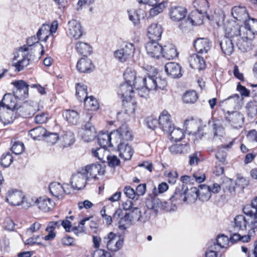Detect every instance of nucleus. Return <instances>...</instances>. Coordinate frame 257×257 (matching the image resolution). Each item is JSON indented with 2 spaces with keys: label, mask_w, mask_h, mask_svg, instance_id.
Wrapping results in <instances>:
<instances>
[{
  "label": "nucleus",
  "mask_w": 257,
  "mask_h": 257,
  "mask_svg": "<svg viewBox=\"0 0 257 257\" xmlns=\"http://www.w3.org/2000/svg\"><path fill=\"white\" fill-rule=\"evenodd\" d=\"M187 190V187L185 184H181L176 187L175 192L170 198V204L176 205V203L183 202V197L186 195Z\"/></svg>",
  "instance_id": "dca6fc26"
},
{
  "label": "nucleus",
  "mask_w": 257,
  "mask_h": 257,
  "mask_svg": "<svg viewBox=\"0 0 257 257\" xmlns=\"http://www.w3.org/2000/svg\"><path fill=\"white\" fill-rule=\"evenodd\" d=\"M0 121L5 125L13 122V119L11 113L5 110L0 111Z\"/></svg>",
  "instance_id": "bf43d9fd"
},
{
  "label": "nucleus",
  "mask_w": 257,
  "mask_h": 257,
  "mask_svg": "<svg viewBox=\"0 0 257 257\" xmlns=\"http://www.w3.org/2000/svg\"><path fill=\"white\" fill-rule=\"evenodd\" d=\"M241 27L239 25L228 24L225 26L224 37L232 39L234 42L239 36L241 35Z\"/></svg>",
  "instance_id": "ddd939ff"
},
{
  "label": "nucleus",
  "mask_w": 257,
  "mask_h": 257,
  "mask_svg": "<svg viewBox=\"0 0 257 257\" xmlns=\"http://www.w3.org/2000/svg\"><path fill=\"white\" fill-rule=\"evenodd\" d=\"M197 94L195 91L186 92L183 96V100L186 103H193L197 99Z\"/></svg>",
  "instance_id": "6e6d98bb"
},
{
  "label": "nucleus",
  "mask_w": 257,
  "mask_h": 257,
  "mask_svg": "<svg viewBox=\"0 0 257 257\" xmlns=\"http://www.w3.org/2000/svg\"><path fill=\"white\" fill-rule=\"evenodd\" d=\"M25 146L21 142H16L11 147V151L16 155L22 154L24 151Z\"/></svg>",
  "instance_id": "052dcab7"
},
{
  "label": "nucleus",
  "mask_w": 257,
  "mask_h": 257,
  "mask_svg": "<svg viewBox=\"0 0 257 257\" xmlns=\"http://www.w3.org/2000/svg\"><path fill=\"white\" fill-rule=\"evenodd\" d=\"M63 116L68 123L72 125H76L78 123L79 115L76 110L66 109L63 113Z\"/></svg>",
  "instance_id": "c85d7f7f"
},
{
  "label": "nucleus",
  "mask_w": 257,
  "mask_h": 257,
  "mask_svg": "<svg viewBox=\"0 0 257 257\" xmlns=\"http://www.w3.org/2000/svg\"><path fill=\"white\" fill-rule=\"evenodd\" d=\"M156 80L154 76H148L145 77V88L148 92L150 90H156Z\"/></svg>",
  "instance_id": "09e8293b"
},
{
  "label": "nucleus",
  "mask_w": 257,
  "mask_h": 257,
  "mask_svg": "<svg viewBox=\"0 0 257 257\" xmlns=\"http://www.w3.org/2000/svg\"><path fill=\"white\" fill-rule=\"evenodd\" d=\"M129 19L132 21L135 26L138 25L140 22L139 15L135 10H130L127 11Z\"/></svg>",
  "instance_id": "69168bd1"
},
{
  "label": "nucleus",
  "mask_w": 257,
  "mask_h": 257,
  "mask_svg": "<svg viewBox=\"0 0 257 257\" xmlns=\"http://www.w3.org/2000/svg\"><path fill=\"white\" fill-rule=\"evenodd\" d=\"M234 230H245L247 229V226L248 224V220L242 215L236 216L234 218Z\"/></svg>",
  "instance_id": "72a5a7b5"
},
{
  "label": "nucleus",
  "mask_w": 257,
  "mask_h": 257,
  "mask_svg": "<svg viewBox=\"0 0 257 257\" xmlns=\"http://www.w3.org/2000/svg\"><path fill=\"white\" fill-rule=\"evenodd\" d=\"M87 180V176L80 169L72 176L70 183L74 189L80 190L84 188Z\"/></svg>",
  "instance_id": "423d86ee"
},
{
  "label": "nucleus",
  "mask_w": 257,
  "mask_h": 257,
  "mask_svg": "<svg viewBox=\"0 0 257 257\" xmlns=\"http://www.w3.org/2000/svg\"><path fill=\"white\" fill-rule=\"evenodd\" d=\"M163 52L161 55L164 58L167 59H173L177 57L178 53L176 48L173 46H166L163 47Z\"/></svg>",
  "instance_id": "79ce46f5"
},
{
  "label": "nucleus",
  "mask_w": 257,
  "mask_h": 257,
  "mask_svg": "<svg viewBox=\"0 0 257 257\" xmlns=\"http://www.w3.org/2000/svg\"><path fill=\"white\" fill-rule=\"evenodd\" d=\"M231 15L234 19L243 23L249 17L246 8L242 6L233 7L231 9Z\"/></svg>",
  "instance_id": "f3484780"
},
{
  "label": "nucleus",
  "mask_w": 257,
  "mask_h": 257,
  "mask_svg": "<svg viewBox=\"0 0 257 257\" xmlns=\"http://www.w3.org/2000/svg\"><path fill=\"white\" fill-rule=\"evenodd\" d=\"M135 50L134 44L127 43L124 47L114 52V57L119 61L123 62L133 56Z\"/></svg>",
  "instance_id": "20e7f679"
},
{
  "label": "nucleus",
  "mask_w": 257,
  "mask_h": 257,
  "mask_svg": "<svg viewBox=\"0 0 257 257\" xmlns=\"http://www.w3.org/2000/svg\"><path fill=\"white\" fill-rule=\"evenodd\" d=\"M16 97L14 95L11 93L5 94L2 100V104L3 106H6L7 108L11 109L12 107H14L16 105Z\"/></svg>",
  "instance_id": "37998d69"
},
{
  "label": "nucleus",
  "mask_w": 257,
  "mask_h": 257,
  "mask_svg": "<svg viewBox=\"0 0 257 257\" xmlns=\"http://www.w3.org/2000/svg\"><path fill=\"white\" fill-rule=\"evenodd\" d=\"M30 202L32 206L36 204L38 208L43 212H48L54 206L55 203L51 199L46 197H40L36 198L34 201L32 198H30Z\"/></svg>",
  "instance_id": "9d476101"
},
{
  "label": "nucleus",
  "mask_w": 257,
  "mask_h": 257,
  "mask_svg": "<svg viewBox=\"0 0 257 257\" xmlns=\"http://www.w3.org/2000/svg\"><path fill=\"white\" fill-rule=\"evenodd\" d=\"M31 57L28 47L24 45L19 49L17 54L14 57L12 65L16 68L17 72H20L29 65Z\"/></svg>",
  "instance_id": "f257e3e1"
},
{
  "label": "nucleus",
  "mask_w": 257,
  "mask_h": 257,
  "mask_svg": "<svg viewBox=\"0 0 257 257\" xmlns=\"http://www.w3.org/2000/svg\"><path fill=\"white\" fill-rule=\"evenodd\" d=\"M93 119V116L88 113L86 114L84 124L82 125V130H92V128H95L91 122Z\"/></svg>",
  "instance_id": "e2e57ef3"
},
{
  "label": "nucleus",
  "mask_w": 257,
  "mask_h": 257,
  "mask_svg": "<svg viewBox=\"0 0 257 257\" xmlns=\"http://www.w3.org/2000/svg\"><path fill=\"white\" fill-rule=\"evenodd\" d=\"M187 9L182 6H171L169 11V15L171 20L174 22L182 21L185 20L187 15ZM185 24V23H184Z\"/></svg>",
  "instance_id": "0eeeda50"
},
{
  "label": "nucleus",
  "mask_w": 257,
  "mask_h": 257,
  "mask_svg": "<svg viewBox=\"0 0 257 257\" xmlns=\"http://www.w3.org/2000/svg\"><path fill=\"white\" fill-rule=\"evenodd\" d=\"M13 162V157L10 152L4 153L1 158V165L2 166L7 168L9 167Z\"/></svg>",
  "instance_id": "5fc2aeb1"
},
{
  "label": "nucleus",
  "mask_w": 257,
  "mask_h": 257,
  "mask_svg": "<svg viewBox=\"0 0 257 257\" xmlns=\"http://www.w3.org/2000/svg\"><path fill=\"white\" fill-rule=\"evenodd\" d=\"M134 88L131 83H124L120 84L117 90L118 95H120L123 101L130 100L133 97Z\"/></svg>",
  "instance_id": "2eb2a0df"
},
{
  "label": "nucleus",
  "mask_w": 257,
  "mask_h": 257,
  "mask_svg": "<svg viewBox=\"0 0 257 257\" xmlns=\"http://www.w3.org/2000/svg\"><path fill=\"white\" fill-rule=\"evenodd\" d=\"M111 135L107 132H100L97 136L98 143L100 146L105 149L107 147L113 146V143L111 142Z\"/></svg>",
  "instance_id": "cd10ccee"
},
{
  "label": "nucleus",
  "mask_w": 257,
  "mask_h": 257,
  "mask_svg": "<svg viewBox=\"0 0 257 257\" xmlns=\"http://www.w3.org/2000/svg\"><path fill=\"white\" fill-rule=\"evenodd\" d=\"M76 96L80 101H84L85 98L87 97V86L80 83H78L76 85Z\"/></svg>",
  "instance_id": "ea45409f"
},
{
  "label": "nucleus",
  "mask_w": 257,
  "mask_h": 257,
  "mask_svg": "<svg viewBox=\"0 0 257 257\" xmlns=\"http://www.w3.org/2000/svg\"><path fill=\"white\" fill-rule=\"evenodd\" d=\"M136 213V215H138V218L137 219L139 220L140 219V216H141V211L139 210V208L137 207H135L134 208V210H132V212L131 213H126L124 215L123 217H121L120 219V220L121 221H127L130 222L131 221L132 218H135V216L134 215V214Z\"/></svg>",
  "instance_id": "13d9d810"
},
{
  "label": "nucleus",
  "mask_w": 257,
  "mask_h": 257,
  "mask_svg": "<svg viewBox=\"0 0 257 257\" xmlns=\"http://www.w3.org/2000/svg\"><path fill=\"white\" fill-rule=\"evenodd\" d=\"M169 149L172 154H182L188 152L189 146L188 144H174L170 146Z\"/></svg>",
  "instance_id": "4c0bfd02"
},
{
  "label": "nucleus",
  "mask_w": 257,
  "mask_h": 257,
  "mask_svg": "<svg viewBox=\"0 0 257 257\" xmlns=\"http://www.w3.org/2000/svg\"><path fill=\"white\" fill-rule=\"evenodd\" d=\"M253 219H251V220L248 219V227L249 228L248 231L251 234H255V229L257 230V215L256 216H252Z\"/></svg>",
  "instance_id": "774afa93"
},
{
  "label": "nucleus",
  "mask_w": 257,
  "mask_h": 257,
  "mask_svg": "<svg viewBox=\"0 0 257 257\" xmlns=\"http://www.w3.org/2000/svg\"><path fill=\"white\" fill-rule=\"evenodd\" d=\"M76 67L81 73H90L94 69L91 61L87 57H83L78 61Z\"/></svg>",
  "instance_id": "b1692460"
},
{
  "label": "nucleus",
  "mask_w": 257,
  "mask_h": 257,
  "mask_svg": "<svg viewBox=\"0 0 257 257\" xmlns=\"http://www.w3.org/2000/svg\"><path fill=\"white\" fill-rule=\"evenodd\" d=\"M108 244H107V248L109 250L111 251H116L120 249L123 244V239L119 238L117 239L116 235L114 234L111 239L109 240Z\"/></svg>",
  "instance_id": "e433bc0d"
},
{
  "label": "nucleus",
  "mask_w": 257,
  "mask_h": 257,
  "mask_svg": "<svg viewBox=\"0 0 257 257\" xmlns=\"http://www.w3.org/2000/svg\"><path fill=\"white\" fill-rule=\"evenodd\" d=\"M47 130L42 126H38L31 130L29 135L34 140H40L46 134Z\"/></svg>",
  "instance_id": "a18cd8bd"
},
{
  "label": "nucleus",
  "mask_w": 257,
  "mask_h": 257,
  "mask_svg": "<svg viewBox=\"0 0 257 257\" xmlns=\"http://www.w3.org/2000/svg\"><path fill=\"white\" fill-rule=\"evenodd\" d=\"M81 170L87 176L88 180L90 178H96L97 174L102 175L104 172V170L101 167V165L99 164H92L87 165L84 168H82Z\"/></svg>",
  "instance_id": "f8f14e48"
},
{
  "label": "nucleus",
  "mask_w": 257,
  "mask_h": 257,
  "mask_svg": "<svg viewBox=\"0 0 257 257\" xmlns=\"http://www.w3.org/2000/svg\"><path fill=\"white\" fill-rule=\"evenodd\" d=\"M171 116L168 111L164 110L159 117V125L160 127L165 132L168 133L174 127V124L171 120Z\"/></svg>",
  "instance_id": "1a4fd4ad"
},
{
  "label": "nucleus",
  "mask_w": 257,
  "mask_h": 257,
  "mask_svg": "<svg viewBox=\"0 0 257 257\" xmlns=\"http://www.w3.org/2000/svg\"><path fill=\"white\" fill-rule=\"evenodd\" d=\"M196 51L200 54H206L211 47V42L207 39L199 38L193 43Z\"/></svg>",
  "instance_id": "4468645a"
},
{
  "label": "nucleus",
  "mask_w": 257,
  "mask_h": 257,
  "mask_svg": "<svg viewBox=\"0 0 257 257\" xmlns=\"http://www.w3.org/2000/svg\"><path fill=\"white\" fill-rule=\"evenodd\" d=\"M198 189L196 187H191L186 193V195L183 197V202L187 203H192L195 202L198 198Z\"/></svg>",
  "instance_id": "58836bf2"
},
{
  "label": "nucleus",
  "mask_w": 257,
  "mask_h": 257,
  "mask_svg": "<svg viewBox=\"0 0 257 257\" xmlns=\"http://www.w3.org/2000/svg\"><path fill=\"white\" fill-rule=\"evenodd\" d=\"M65 147H69L75 142L74 134L71 131H67L62 137Z\"/></svg>",
  "instance_id": "4d7b16f0"
},
{
  "label": "nucleus",
  "mask_w": 257,
  "mask_h": 257,
  "mask_svg": "<svg viewBox=\"0 0 257 257\" xmlns=\"http://www.w3.org/2000/svg\"><path fill=\"white\" fill-rule=\"evenodd\" d=\"M244 28L250 36L257 34V19L249 17L244 22Z\"/></svg>",
  "instance_id": "c9c22d12"
},
{
  "label": "nucleus",
  "mask_w": 257,
  "mask_h": 257,
  "mask_svg": "<svg viewBox=\"0 0 257 257\" xmlns=\"http://www.w3.org/2000/svg\"><path fill=\"white\" fill-rule=\"evenodd\" d=\"M233 42L234 41L232 39L226 37H223L221 40L218 41L219 46L224 54L228 55L232 54L234 50Z\"/></svg>",
  "instance_id": "a878e982"
},
{
  "label": "nucleus",
  "mask_w": 257,
  "mask_h": 257,
  "mask_svg": "<svg viewBox=\"0 0 257 257\" xmlns=\"http://www.w3.org/2000/svg\"><path fill=\"white\" fill-rule=\"evenodd\" d=\"M81 136L82 139L87 142H90L96 137V131L95 128L92 130H82Z\"/></svg>",
  "instance_id": "de8ad7c7"
},
{
  "label": "nucleus",
  "mask_w": 257,
  "mask_h": 257,
  "mask_svg": "<svg viewBox=\"0 0 257 257\" xmlns=\"http://www.w3.org/2000/svg\"><path fill=\"white\" fill-rule=\"evenodd\" d=\"M203 14L198 12L192 11L185 20V24L182 22L179 25V28L183 31H185L189 26L198 25L203 23Z\"/></svg>",
  "instance_id": "39448f33"
},
{
  "label": "nucleus",
  "mask_w": 257,
  "mask_h": 257,
  "mask_svg": "<svg viewBox=\"0 0 257 257\" xmlns=\"http://www.w3.org/2000/svg\"><path fill=\"white\" fill-rule=\"evenodd\" d=\"M243 213L249 216L257 215V196L251 201L250 204L245 205L243 208Z\"/></svg>",
  "instance_id": "7c9ffc66"
},
{
  "label": "nucleus",
  "mask_w": 257,
  "mask_h": 257,
  "mask_svg": "<svg viewBox=\"0 0 257 257\" xmlns=\"http://www.w3.org/2000/svg\"><path fill=\"white\" fill-rule=\"evenodd\" d=\"M69 34L75 39L80 38L82 35V30L80 23L75 20H72L68 22Z\"/></svg>",
  "instance_id": "6ab92c4d"
},
{
  "label": "nucleus",
  "mask_w": 257,
  "mask_h": 257,
  "mask_svg": "<svg viewBox=\"0 0 257 257\" xmlns=\"http://www.w3.org/2000/svg\"><path fill=\"white\" fill-rule=\"evenodd\" d=\"M157 188L156 187H154L153 189L152 193L148 195L146 200V205L147 207L150 210H152L155 213L157 205H158V198L157 197Z\"/></svg>",
  "instance_id": "393cba45"
},
{
  "label": "nucleus",
  "mask_w": 257,
  "mask_h": 257,
  "mask_svg": "<svg viewBox=\"0 0 257 257\" xmlns=\"http://www.w3.org/2000/svg\"><path fill=\"white\" fill-rule=\"evenodd\" d=\"M119 135L122 142L130 141L133 140V135L127 125L122 124L118 129Z\"/></svg>",
  "instance_id": "473e14b6"
},
{
  "label": "nucleus",
  "mask_w": 257,
  "mask_h": 257,
  "mask_svg": "<svg viewBox=\"0 0 257 257\" xmlns=\"http://www.w3.org/2000/svg\"><path fill=\"white\" fill-rule=\"evenodd\" d=\"M250 36L246 33V36L240 35L234 41L238 48L242 52H245L251 49V38H248Z\"/></svg>",
  "instance_id": "aec40b11"
},
{
  "label": "nucleus",
  "mask_w": 257,
  "mask_h": 257,
  "mask_svg": "<svg viewBox=\"0 0 257 257\" xmlns=\"http://www.w3.org/2000/svg\"><path fill=\"white\" fill-rule=\"evenodd\" d=\"M171 137V139L175 142L180 141L184 137V133L182 130L179 128H175V126L170 133H168Z\"/></svg>",
  "instance_id": "3c124183"
},
{
  "label": "nucleus",
  "mask_w": 257,
  "mask_h": 257,
  "mask_svg": "<svg viewBox=\"0 0 257 257\" xmlns=\"http://www.w3.org/2000/svg\"><path fill=\"white\" fill-rule=\"evenodd\" d=\"M147 54L151 57L159 59L163 52V46L158 43V41L150 40L146 45Z\"/></svg>",
  "instance_id": "6e6552de"
},
{
  "label": "nucleus",
  "mask_w": 257,
  "mask_h": 257,
  "mask_svg": "<svg viewBox=\"0 0 257 257\" xmlns=\"http://www.w3.org/2000/svg\"><path fill=\"white\" fill-rule=\"evenodd\" d=\"M165 70L168 76L173 78H180L182 76L180 65L175 62L167 63L165 66Z\"/></svg>",
  "instance_id": "a211bd4d"
},
{
  "label": "nucleus",
  "mask_w": 257,
  "mask_h": 257,
  "mask_svg": "<svg viewBox=\"0 0 257 257\" xmlns=\"http://www.w3.org/2000/svg\"><path fill=\"white\" fill-rule=\"evenodd\" d=\"M107 160L108 166L111 168H115L120 163V160L115 155H108Z\"/></svg>",
  "instance_id": "0e129e2a"
},
{
  "label": "nucleus",
  "mask_w": 257,
  "mask_h": 257,
  "mask_svg": "<svg viewBox=\"0 0 257 257\" xmlns=\"http://www.w3.org/2000/svg\"><path fill=\"white\" fill-rule=\"evenodd\" d=\"M166 4L167 3L165 2H162L155 5L154 6H152L153 8L150 10V16L154 17L162 13L165 8Z\"/></svg>",
  "instance_id": "864d4df0"
},
{
  "label": "nucleus",
  "mask_w": 257,
  "mask_h": 257,
  "mask_svg": "<svg viewBox=\"0 0 257 257\" xmlns=\"http://www.w3.org/2000/svg\"><path fill=\"white\" fill-rule=\"evenodd\" d=\"M117 150L119 152V157L124 161L130 160L134 153L131 146L125 142H120L117 145Z\"/></svg>",
  "instance_id": "412c9836"
},
{
  "label": "nucleus",
  "mask_w": 257,
  "mask_h": 257,
  "mask_svg": "<svg viewBox=\"0 0 257 257\" xmlns=\"http://www.w3.org/2000/svg\"><path fill=\"white\" fill-rule=\"evenodd\" d=\"M162 32L161 25L153 23L148 27V36L150 40L159 41L161 39Z\"/></svg>",
  "instance_id": "5701e85b"
},
{
  "label": "nucleus",
  "mask_w": 257,
  "mask_h": 257,
  "mask_svg": "<svg viewBox=\"0 0 257 257\" xmlns=\"http://www.w3.org/2000/svg\"><path fill=\"white\" fill-rule=\"evenodd\" d=\"M146 123L149 128L154 130L159 124V119L153 116H148L146 118Z\"/></svg>",
  "instance_id": "338daca9"
},
{
  "label": "nucleus",
  "mask_w": 257,
  "mask_h": 257,
  "mask_svg": "<svg viewBox=\"0 0 257 257\" xmlns=\"http://www.w3.org/2000/svg\"><path fill=\"white\" fill-rule=\"evenodd\" d=\"M190 66L194 69L203 70L206 68L205 62L203 57L197 54H192L189 58Z\"/></svg>",
  "instance_id": "4be33fe9"
},
{
  "label": "nucleus",
  "mask_w": 257,
  "mask_h": 257,
  "mask_svg": "<svg viewBox=\"0 0 257 257\" xmlns=\"http://www.w3.org/2000/svg\"><path fill=\"white\" fill-rule=\"evenodd\" d=\"M123 76L125 83H131V84H133V81L137 77L135 71L131 68H127L126 69L123 73Z\"/></svg>",
  "instance_id": "603ef678"
},
{
  "label": "nucleus",
  "mask_w": 257,
  "mask_h": 257,
  "mask_svg": "<svg viewBox=\"0 0 257 257\" xmlns=\"http://www.w3.org/2000/svg\"><path fill=\"white\" fill-rule=\"evenodd\" d=\"M14 86L13 94L19 99H24L28 96L29 85L24 80H20L11 83Z\"/></svg>",
  "instance_id": "7ed1b4c3"
},
{
  "label": "nucleus",
  "mask_w": 257,
  "mask_h": 257,
  "mask_svg": "<svg viewBox=\"0 0 257 257\" xmlns=\"http://www.w3.org/2000/svg\"><path fill=\"white\" fill-rule=\"evenodd\" d=\"M229 242L228 237L224 234H219L215 240H211L209 243L212 244V249L220 250L221 248L226 247Z\"/></svg>",
  "instance_id": "bb28decb"
},
{
  "label": "nucleus",
  "mask_w": 257,
  "mask_h": 257,
  "mask_svg": "<svg viewBox=\"0 0 257 257\" xmlns=\"http://www.w3.org/2000/svg\"><path fill=\"white\" fill-rule=\"evenodd\" d=\"M228 115L225 116V119L233 127L238 128L242 127L244 122L243 114L239 111H227Z\"/></svg>",
  "instance_id": "9b49d317"
},
{
  "label": "nucleus",
  "mask_w": 257,
  "mask_h": 257,
  "mask_svg": "<svg viewBox=\"0 0 257 257\" xmlns=\"http://www.w3.org/2000/svg\"><path fill=\"white\" fill-rule=\"evenodd\" d=\"M49 190L51 194L57 198L62 197L66 193L64 187L58 182H53L50 184Z\"/></svg>",
  "instance_id": "2f4dec72"
},
{
  "label": "nucleus",
  "mask_w": 257,
  "mask_h": 257,
  "mask_svg": "<svg viewBox=\"0 0 257 257\" xmlns=\"http://www.w3.org/2000/svg\"><path fill=\"white\" fill-rule=\"evenodd\" d=\"M193 4L195 9V11L200 13L206 14L209 7V3L207 0H195Z\"/></svg>",
  "instance_id": "a19ab883"
},
{
  "label": "nucleus",
  "mask_w": 257,
  "mask_h": 257,
  "mask_svg": "<svg viewBox=\"0 0 257 257\" xmlns=\"http://www.w3.org/2000/svg\"><path fill=\"white\" fill-rule=\"evenodd\" d=\"M177 206L175 204H171L170 202L162 201L158 198V205H157L155 214L160 211L173 212L176 210Z\"/></svg>",
  "instance_id": "c756f323"
},
{
  "label": "nucleus",
  "mask_w": 257,
  "mask_h": 257,
  "mask_svg": "<svg viewBox=\"0 0 257 257\" xmlns=\"http://www.w3.org/2000/svg\"><path fill=\"white\" fill-rule=\"evenodd\" d=\"M30 198H28L26 199L21 191L12 190L8 192L6 201L12 205L19 206L22 204L23 207L28 208L32 206Z\"/></svg>",
  "instance_id": "f03ea898"
},
{
  "label": "nucleus",
  "mask_w": 257,
  "mask_h": 257,
  "mask_svg": "<svg viewBox=\"0 0 257 257\" xmlns=\"http://www.w3.org/2000/svg\"><path fill=\"white\" fill-rule=\"evenodd\" d=\"M75 48L77 52L83 57H87L92 52L91 47L88 44L81 41L76 43Z\"/></svg>",
  "instance_id": "f704fd0d"
},
{
  "label": "nucleus",
  "mask_w": 257,
  "mask_h": 257,
  "mask_svg": "<svg viewBox=\"0 0 257 257\" xmlns=\"http://www.w3.org/2000/svg\"><path fill=\"white\" fill-rule=\"evenodd\" d=\"M50 34L49 25L47 24H43L37 33V36L39 39L44 42L47 41Z\"/></svg>",
  "instance_id": "c03bdc74"
},
{
  "label": "nucleus",
  "mask_w": 257,
  "mask_h": 257,
  "mask_svg": "<svg viewBox=\"0 0 257 257\" xmlns=\"http://www.w3.org/2000/svg\"><path fill=\"white\" fill-rule=\"evenodd\" d=\"M83 101L85 106L87 107L88 109L96 110L99 107L97 100L92 96L85 98Z\"/></svg>",
  "instance_id": "8fccbe9b"
},
{
  "label": "nucleus",
  "mask_w": 257,
  "mask_h": 257,
  "mask_svg": "<svg viewBox=\"0 0 257 257\" xmlns=\"http://www.w3.org/2000/svg\"><path fill=\"white\" fill-rule=\"evenodd\" d=\"M248 116L253 118L257 114V101L254 99L247 103L245 106Z\"/></svg>",
  "instance_id": "49530a36"
},
{
  "label": "nucleus",
  "mask_w": 257,
  "mask_h": 257,
  "mask_svg": "<svg viewBox=\"0 0 257 257\" xmlns=\"http://www.w3.org/2000/svg\"><path fill=\"white\" fill-rule=\"evenodd\" d=\"M45 140L51 145L55 144L59 140V136L57 133L48 132L44 135Z\"/></svg>",
  "instance_id": "680f3d73"
}]
</instances>
